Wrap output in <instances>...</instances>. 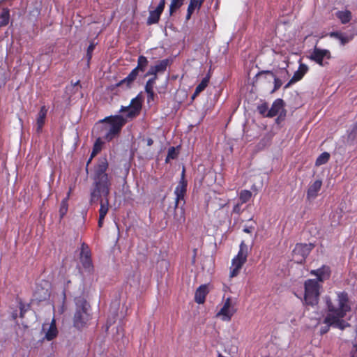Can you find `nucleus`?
<instances>
[{
    "label": "nucleus",
    "instance_id": "aec40b11",
    "mask_svg": "<svg viewBox=\"0 0 357 357\" xmlns=\"http://www.w3.org/2000/svg\"><path fill=\"white\" fill-rule=\"evenodd\" d=\"M138 75L136 74V70H132V71L128 74V75L119 82L116 86L122 87L123 89H130L132 83L136 79Z\"/></svg>",
    "mask_w": 357,
    "mask_h": 357
},
{
    "label": "nucleus",
    "instance_id": "49530a36",
    "mask_svg": "<svg viewBox=\"0 0 357 357\" xmlns=\"http://www.w3.org/2000/svg\"><path fill=\"white\" fill-rule=\"evenodd\" d=\"M241 205L242 204H241V203H238L236 205H234V206L233 208V211H232L233 213L240 214L241 213Z\"/></svg>",
    "mask_w": 357,
    "mask_h": 357
},
{
    "label": "nucleus",
    "instance_id": "3c124183",
    "mask_svg": "<svg viewBox=\"0 0 357 357\" xmlns=\"http://www.w3.org/2000/svg\"><path fill=\"white\" fill-rule=\"evenodd\" d=\"M253 229H254L253 227H246L243 229V231L245 233L250 234L252 231Z\"/></svg>",
    "mask_w": 357,
    "mask_h": 357
},
{
    "label": "nucleus",
    "instance_id": "423d86ee",
    "mask_svg": "<svg viewBox=\"0 0 357 357\" xmlns=\"http://www.w3.org/2000/svg\"><path fill=\"white\" fill-rule=\"evenodd\" d=\"M314 248L312 243H297L293 250V257L298 264H303Z\"/></svg>",
    "mask_w": 357,
    "mask_h": 357
},
{
    "label": "nucleus",
    "instance_id": "7ed1b4c3",
    "mask_svg": "<svg viewBox=\"0 0 357 357\" xmlns=\"http://www.w3.org/2000/svg\"><path fill=\"white\" fill-rule=\"evenodd\" d=\"M104 123L102 130L105 132L103 138L107 142H111L119 137L123 127L127 123V118L122 115H111L100 121Z\"/></svg>",
    "mask_w": 357,
    "mask_h": 357
},
{
    "label": "nucleus",
    "instance_id": "9d476101",
    "mask_svg": "<svg viewBox=\"0 0 357 357\" xmlns=\"http://www.w3.org/2000/svg\"><path fill=\"white\" fill-rule=\"evenodd\" d=\"M344 317H338V315L327 314L324 319V323L342 331L350 326V324L343 319Z\"/></svg>",
    "mask_w": 357,
    "mask_h": 357
},
{
    "label": "nucleus",
    "instance_id": "4be33fe9",
    "mask_svg": "<svg viewBox=\"0 0 357 357\" xmlns=\"http://www.w3.org/2000/svg\"><path fill=\"white\" fill-rule=\"evenodd\" d=\"M308 71V67L307 65L301 63L299 64L298 70L294 73L291 79L292 82H297L302 79V78L304 77V75L307 73Z\"/></svg>",
    "mask_w": 357,
    "mask_h": 357
},
{
    "label": "nucleus",
    "instance_id": "5fc2aeb1",
    "mask_svg": "<svg viewBox=\"0 0 357 357\" xmlns=\"http://www.w3.org/2000/svg\"><path fill=\"white\" fill-rule=\"evenodd\" d=\"M146 142H147V146H149L153 145V140L151 138H148Z\"/></svg>",
    "mask_w": 357,
    "mask_h": 357
},
{
    "label": "nucleus",
    "instance_id": "393cba45",
    "mask_svg": "<svg viewBox=\"0 0 357 357\" xmlns=\"http://www.w3.org/2000/svg\"><path fill=\"white\" fill-rule=\"evenodd\" d=\"M103 197V199H100V209H99V215L105 217L108 211H109V195H101V197Z\"/></svg>",
    "mask_w": 357,
    "mask_h": 357
},
{
    "label": "nucleus",
    "instance_id": "bf43d9fd",
    "mask_svg": "<svg viewBox=\"0 0 357 357\" xmlns=\"http://www.w3.org/2000/svg\"><path fill=\"white\" fill-rule=\"evenodd\" d=\"M351 357H355V356H354V355H351Z\"/></svg>",
    "mask_w": 357,
    "mask_h": 357
},
{
    "label": "nucleus",
    "instance_id": "dca6fc26",
    "mask_svg": "<svg viewBox=\"0 0 357 357\" xmlns=\"http://www.w3.org/2000/svg\"><path fill=\"white\" fill-rule=\"evenodd\" d=\"M284 106V102L281 98L276 99L272 104L271 109L268 111L266 114V117L271 118L273 117L282 111Z\"/></svg>",
    "mask_w": 357,
    "mask_h": 357
},
{
    "label": "nucleus",
    "instance_id": "a878e982",
    "mask_svg": "<svg viewBox=\"0 0 357 357\" xmlns=\"http://www.w3.org/2000/svg\"><path fill=\"white\" fill-rule=\"evenodd\" d=\"M149 64L147 58L143 55H140L137 59V65L133 69L136 70V74L138 75L139 72H144Z\"/></svg>",
    "mask_w": 357,
    "mask_h": 357
},
{
    "label": "nucleus",
    "instance_id": "2f4dec72",
    "mask_svg": "<svg viewBox=\"0 0 357 357\" xmlns=\"http://www.w3.org/2000/svg\"><path fill=\"white\" fill-rule=\"evenodd\" d=\"M263 74L269 75L274 79V88H273V91H275L278 90L282 85V82L281 81V79L278 78L272 71H270V70L261 71L257 75H263Z\"/></svg>",
    "mask_w": 357,
    "mask_h": 357
},
{
    "label": "nucleus",
    "instance_id": "72a5a7b5",
    "mask_svg": "<svg viewBox=\"0 0 357 357\" xmlns=\"http://www.w3.org/2000/svg\"><path fill=\"white\" fill-rule=\"evenodd\" d=\"M185 0H171L169 5V14L172 15L184 3Z\"/></svg>",
    "mask_w": 357,
    "mask_h": 357
},
{
    "label": "nucleus",
    "instance_id": "4c0bfd02",
    "mask_svg": "<svg viewBox=\"0 0 357 357\" xmlns=\"http://www.w3.org/2000/svg\"><path fill=\"white\" fill-rule=\"evenodd\" d=\"M246 261L247 260L245 259L240 258L239 257L236 256L231 261V266L241 269L242 266L246 262Z\"/></svg>",
    "mask_w": 357,
    "mask_h": 357
},
{
    "label": "nucleus",
    "instance_id": "2eb2a0df",
    "mask_svg": "<svg viewBox=\"0 0 357 357\" xmlns=\"http://www.w3.org/2000/svg\"><path fill=\"white\" fill-rule=\"evenodd\" d=\"M169 64V59H166L159 61L156 65L150 67L149 70L146 73L145 77L155 75V74L164 73L167 70Z\"/></svg>",
    "mask_w": 357,
    "mask_h": 357
},
{
    "label": "nucleus",
    "instance_id": "4468645a",
    "mask_svg": "<svg viewBox=\"0 0 357 357\" xmlns=\"http://www.w3.org/2000/svg\"><path fill=\"white\" fill-rule=\"evenodd\" d=\"M311 275H314L317 277V281H319L320 284L324 282L325 280L330 278L331 276V269L328 266H322L321 268L311 270L310 272Z\"/></svg>",
    "mask_w": 357,
    "mask_h": 357
},
{
    "label": "nucleus",
    "instance_id": "412c9836",
    "mask_svg": "<svg viewBox=\"0 0 357 357\" xmlns=\"http://www.w3.org/2000/svg\"><path fill=\"white\" fill-rule=\"evenodd\" d=\"M205 0H190L185 15V21L190 20L195 10H199Z\"/></svg>",
    "mask_w": 357,
    "mask_h": 357
},
{
    "label": "nucleus",
    "instance_id": "c9c22d12",
    "mask_svg": "<svg viewBox=\"0 0 357 357\" xmlns=\"http://www.w3.org/2000/svg\"><path fill=\"white\" fill-rule=\"evenodd\" d=\"M330 159V154L328 152L322 153L316 160L315 165L320 166L328 162Z\"/></svg>",
    "mask_w": 357,
    "mask_h": 357
},
{
    "label": "nucleus",
    "instance_id": "603ef678",
    "mask_svg": "<svg viewBox=\"0 0 357 357\" xmlns=\"http://www.w3.org/2000/svg\"><path fill=\"white\" fill-rule=\"evenodd\" d=\"M153 77L149 79V81H153V83L155 84V82L158 79V75L155 74V75H152Z\"/></svg>",
    "mask_w": 357,
    "mask_h": 357
},
{
    "label": "nucleus",
    "instance_id": "20e7f679",
    "mask_svg": "<svg viewBox=\"0 0 357 357\" xmlns=\"http://www.w3.org/2000/svg\"><path fill=\"white\" fill-rule=\"evenodd\" d=\"M75 312L73 317V326L78 330H81L87 326L89 321L91 319L90 305L86 299L77 297L75 299Z\"/></svg>",
    "mask_w": 357,
    "mask_h": 357
},
{
    "label": "nucleus",
    "instance_id": "58836bf2",
    "mask_svg": "<svg viewBox=\"0 0 357 357\" xmlns=\"http://www.w3.org/2000/svg\"><path fill=\"white\" fill-rule=\"evenodd\" d=\"M96 43L94 41H91L90 45L87 47L86 50V59H87V65H89L91 59L92 58L93 52L96 47Z\"/></svg>",
    "mask_w": 357,
    "mask_h": 357
},
{
    "label": "nucleus",
    "instance_id": "ddd939ff",
    "mask_svg": "<svg viewBox=\"0 0 357 357\" xmlns=\"http://www.w3.org/2000/svg\"><path fill=\"white\" fill-rule=\"evenodd\" d=\"M165 6V0H160L156 8L149 12V16L147 18L146 24L151 25L157 24L160 18Z\"/></svg>",
    "mask_w": 357,
    "mask_h": 357
},
{
    "label": "nucleus",
    "instance_id": "a19ab883",
    "mask_svg": "<svg viewBox=\"0 0 357 357\" xmlns=\"http://www.w3.org/2000/svg\"><path fill=\"white\" fill-rule=\"evenodd\" d=\"M178 155V153L176 151V149L174 146H172L169 149L167 156L166 158V162H167L170 159H175Z\"/></svg>",
    "mask_w": 357,
    "mask_h": 357
},
{
    "label": "nucleus",
    "instance_id": "4d7b16f0",
    "mask_svg": "<svg viewBox=\"0 0 357 357\" xmlns=\"http://www.w3.org/2000/svg\"><path fill=\"white\" fill-rule=\"evenodd\" d=\"M79 81L76 82L74 84V86H77V85H78V84H79Z\"/></svg>",
    "mask_w": 357,
    "mask_h": 357
},
{
    "label": "nucleus",
    "instance_id": "09e8293b",
    "mask_svg": "<svg viewBox=\"0 0 357 357\" xmlns=\"http://www.w3.org/2000/svg\"><path fill=\"white\" fill-rule=\"evenodd\" d=\"M330 326H328V324H326V326L322 327V328H321V331H320L321 334H322V335H323V334L326 333L329 331V327H330Z\"/></svg>",
    "mask_w": 357,
    "mask_h": 357
},
{
    "label": "nucleus",
    "instance_id": "a211bd4d",
    "mask_svg": "<svg viewBox=\"0 0 357 357\" xmlns=\"http://www.w3.org/2000/svg\"><path fill=\"white\" fill-rule=\"evenodd\" d=\"M322 186L321 180H316L312 183L309 185L307 191V199L310 200L317 197L319 192Z\"/></svg>",
    "mask_w": 357,
    "mask_h": 357
},
{
    "label": "nucleus",
    "instance_id": "c756f323",
    "mask_svg": "<svg viewBox=\"0 0 357 357\" xmlns=\"http://www.w3.org/2000/svg\"><path fill=\"white\" fill-rule=\"evenodd\" d=\"M103 143L104 142H102L100 137L96 139L93 144L92 152L91 153V157L88 161V163L90 162L92 158H94L102 150Z\"/></svg>",
    "mask_w": 357,
    "mask_h": 357
},
{
    "label": "nucleus",
    "instance_id": "0eeeda50",
    "mask_svg": "<svg viewBox=\"0 0 357 357\" xmlns=\"http://www.w3.org/2000/svg\"><path fill=\"white\" fill-rule=\"evenodd\" d=\"M332 58L331 52L327 49L318 48L314 47L313 51L309 56V59L319 65L320 66H324L328 64V62H324V59H331Z\"/></svg>",
    "mask_w": 357,
    "mask_h": 357
},
{
    "label": "nucleus",
    "instance_id": "6ab92c4d",
    "mask_svg": "<svg viewBox=\"0 0 357 357\" xmlns=\"http://www.w3.org/2000/svg\"><path fill=\"white\" fill-rule=\"evenodd\" d=\"M47 114V108L43 105L40 107L36 118V132L40 133L45 123L46 116Z\"/></svg>",
    "mask_w": 357,
    "mask_h": 357
},
{
    "label": "nucleus",
    "instance_id": "de8ad7c7",
    "mask_svg": "<svg viewBox=\"0 0 357 357\" xmlns=\"http://www.w3.org/2000/svg\"><path fill=\"white\" fill-rule=\"evenodd\" d=\"M130 109V105L128 106H121L119 112H129Z\"/></svg>",
    "mask_w": 357,
    "mask_h": 357
},
{
    "label": "nucleus",
    "instance_id": "5701e85b",
    "mask_svg": "<svg viewBox=\"0 0 357 357\" xmlns=\"http://www.w3.org/2000/svg\"><path fill=\"white\" fill-rule=\"evenodd\" d=\"M210 80V76L207 75L202 79L201 82L196 86L195 92L192 96V99L194 100L202 91H203L208 86Z\"/></svg>",
    "mask_w": 357,
    "mask_h": 357
},
{
    "label": "nucleus",
    "instance_id": "cd10ccee",
    "mask_svg": "<svg viewBox=\"0 0 357 357\" xmlns=\"http://www.w3.org/2000/svg\"><path fill=\"white\" fill-rule=\"evenodd\" d=\"M70 192H71V189L69 190V191L67 194V196L61 202L60 208H59V215H60L61 219H62L68 212V199L70 198Z\"/></svg>",
    "mask_w": 357,
    "mask_h": 357
},
{
    "label": "nucleus",
    "instance_id": "bb28decb",
    "mask_svg": "<svg viewBox=\"0 0 357 357\" xmlns=\"http://www.w3.org/2000/svg\"><path fill=\"white\" fill-rule=\"evenodd\" d=\"M57 334L58 331L56 326V321L53 319L45 334V338L49 341L52 340L57 336Z\"/></svg>",
    "mask_w": 357,
    "mask_h": 357
},
{
    "label": "nucleus",
    "instance_id": "b1692460",
    "mask_svg": "<svg viewBox=\"0 0 357 357\" xmlns=\"http://www.w3.org/2000/svg\"><path fill=\"white\" fill-rule=\"evenodd\" d=\"M335 16L344 24L349 23L352 18L351 12L348 10H339L335 13Z\"/></svg>",
    "mask_w": 357,
    "mask_h": 357
},
{
    "label": "nucleus",
    "instance_id": "473e14b6",
    "mask_svg": "<svg viewBox=\"0 0 357 357\" xmlns=\"http://www.w3.org/2000/svg\"><path fill=\"white\" fill-rule=\"evenodd\" d=\"M10 21V10L4 8L0 15V28L8 24Z\"/></svg>",
    "mask_w": 357,
    "mask_h": 357
},
{
    "label": "nucleus",
    "instance_id": "6e6552de",
    "mask_svg": "<svg viewBox=\"0 0 357 357\" xmlns=\"http://www.w3.org/2000/svg\"><path fill=\"white\" fill-rule=\"evenodd\" d=\"M236 312V309L231 303V298L228 297L224 302L223 306L216 314L217 317H220L223 321H229L233 315Z\"/></svg>",
    "mask_w": 357,
    "mask_h": 357
},
{
    "label": "nucleus",
    "instance_id": "c85d7f7f",
    "mask_svg": "<svg viewBox=\"0 0 357 357\" xmlns=\"http://www.w3.org/2000/svg\"><path fill=\"white\" fill-rule=\"evenodd\" d=\"M34 296L39 301H44L50 296L48 289L37 287L34 292Z\"/></svg>",
    "mask_w": 357,
    "mask_h": 357
},
{
    "label": "nucleus",
    "instance_id": "8fccbe9b",
    "mask_svg": "<svg viewBox=\"0 0 357 357\" xmlns=\"http://www.w3.org/2000/svg\"><path fill=\"white\" fill-rule=\"evenodd\" d=\"M105 218V217H104V216H102L101 218V216L99 215V219H98V227L101 228L102 227Z\"/></svg>",
    "mask_w": 357,
    "mask_h": 357
},
{
    "label": "nucleus",
    "instance_id": "9b49d317",
    "mask_svg": "<svg viewBox=\"0 0 357 357\" xmlns=\"http://www.w3.org/2000/svg\"><path fill=\"white\" fill-rule=\"evenodd\" d=\"M187 181L185 178V169H183L181 180L174 190V194L176 195L175 207L178 206L179 201L184 200V197L187 191Z\"/></svg>",
    "mask_w": 357,
    "mask_h": 357
},
{
    "label": "nucleus",
    "instance_id": "6e6d98bb",
    "mask_svg": "<svg viewBox=\"0 0 357 357\" xmlns=\"http://www.w3.org/2000/svg\"><path fill=\"white\" fill-rule=\"evenodd\" d=\"M351 134L357 135V121L352 130Z\"/></svg>",
    "mask_w": 357,
    "mask_h": 357
},
{
    "label": "nucleus",
    "instance_id": "ea45409f",
    "mask_svg": "<svg viewBox=\"0 0 357 357\" xmlns=\"http://www.w3.org/2000/svg\"><path fill=\"white\" fill-rule=\"evenodd\" d=\"M268 105L266 102H264L257 107V111L260 114H261L264 116H266V114H267L268 111Z\"/></svg>",
    "mask_w": 357,
    "mask_h": 357
},
{
    "label": "nucleus",
    "instance_id": "e433bc0d",
    "mask_svg": "<svg viewBox=\"0 0 357 357\" xmlns=\"http://www.w3.org/2000/svg\"><path fill=\"white\" fill-rule=\"evenodd\" d=\"M252 197V192L248 190H243L239 194L241 204L247 203Z\"/></svg>",
    "mask_w": 357,
    "mask_h": 357
},
{
    "label": "nucleus",
    "instance_id": "f03ea898",
    "mask_svg": "<svg viewBox=\"0 0 357 357\" xmlns=\"http://www.w3.org/2000/svg\"><path fill=\"white\" fill-rule=\"evenodd\" d=\"M336 298L332 299L329 296L326 297V303L328 313L327 314L345 317L347 313L351 311V306L348 294L346 291H338Z\"/></svg>",
    "mask_w": 357,
    "mask_h": 357
},
{
    "label": "nucleus",
    "instance_id": "13d9d810",
    "mask_svg": "<svg viewBox=\"0 0 357 357\" xmlns=\"http://www.w3.org/2000/svg\"><path fill=\"white\" fill-rule=\"evenodd\" d=\"M20 314H21V316H22V309H21Z\"/></svg>",
    "mask_w": 357,
    "mask_h": 357
},
{
    "label": "nucleus",
    "instance_id": "7c9ffc66",
    "mask_svg": "<svg viewBox=\"0 0 357 357\" xmlns=\"http://www.w3.org/2000/svg\"><path fill=\"white\" fill-rule=\"evenodd\" d=\"M329 36L331 38H334L335 39L339 40L342 45H344L345 44L348 43L349 41V38L348 36H345L344 33H342L340 31L331 32L329 33Z\"/></svg>",
    "mask_w": 357,
    "mask_h": 357
},
{
    "label": "nucleus",
    "instance_id": "37998d69",
    "mask_svg": "<svg viewBox=\"0 0 357 357\" xmlns=\"http://www.w3.org/2000/svg\"><path fill=\"white\" fill-rule=\"evenodd\" d=\"M154 86H155V84L153 83V81L147 80V82L145 84V87H144L145 92L154 91L153 90Z\"/></svg>",
    "mask_w": 357,
    "mask_h": 357
},
{
    "label": "nucleus",
    "instance_id": "c03bdc74",
    "mask_svg": "<svg viewBox=\"0 0 357 357\" xmlns=\"http://www.w3.org/2000/svg\"><path fill=\"white\" fill-rule=\"evenodd\" d=\"M241 269L239 268H236V267H233L231 266V268H230V277L231 278H234V277H236L238 275V274L239 273V271Z\"/></svg>",
    "mask_w": 357,
    "mask_h": 357
},
{
    "label": "nucleus",
    "instance_id": "864d4df0",
    "mask_svg": "<svg viewBox=\"0 0 357 357\" xmlns=\"http://www.w3.org/2000/svg\"><path fill=\"white\" fill-rule=\"evenodd\" d=\"M295 82H292V79L291 78V79L289 81V82L287 84H286V85L284 86V89H288L289 87H290V86L293 84H294Z\"/></svg>",
    "mask_w": 357,
    "mask_h": 357
},
{
    "label": "nucleus",
    "instance_id": "a18cd8bd",
    "mask_svg": "<svg viewBox=\"0 0 357 357\" xmlns=\"http://www.w3.org/2000/svg\"><path fill=\"white\" fill-rule=\"evenodd\" d=\"M147 93V101L150 102L151 101H153L155 98V93L154 91L146 92Z\"/></svg>",
    "mask_w": 357,
    "mask_h": 357
},
{
    "label": "nucleus",
    "instance_id": "f257e3e1",
    "mask_svg": "<svg viewBox=\"0 0 357 357\" xmlns=\"http://www.w3.org/2000/svg\"><path fill=\"white\" fill-rule=\"evenodd\" d=\"M108 162L106 157L98 160L94 173V188L91 192V202H95L101 198V195H109L111 182L106 171Z\"/></svg>",
    "mask_w": 357,
    "mask_h": 357
},
{
    "label": "nucleus",
    "instance_id": "39448f33",
    "mask_svg": "<svg viewBox=\"0 0 357 357\" xmlns=\"http://www.w3.org/2000/svg\"><path fill=\"white\" fill-rule=\"evenodd\" d=\"M322 284L315 279H307L304 282V303L314 307L319 303Z\"/></svg>",
    "mask_w": 357,
    "mask_h": 357
},
{
    "label": "nucleus",
    "instance_id": "f3484780",
    "mask_svg": "<svg viewBox=\"0 0 357 357\" xmlns=\"http://www.w3.org/2000/svg\"><path fill=\"white\" fill-rule=\"evenodd\" d=\"M208 292V284L200 285L195 291V301L198 304H203Z\"/></svg>",
    "mask_w": 357,
    "mask_h": 357
},
{
    "label": "nucleus",
    "instance_id": "1a4fd4ad",
    "mask_svg": "<svg viewBox=\"0 0 357 357\" xmlns=\"http://www.w3.org/2000/svg\"><path fill=\"white\" fill-rule=\"evenodd\" d=\"M79 259L85 271L91 272L93 270L91 252L88 245L85 243H83L81 245Z\"/></svg>",
    "mask_w": 357,
    "mask_h": 357
},
{
    "label": "nucleus",
    "instance_id": "f8f14e48",
    "mask_svg": "<svg viewBox=\"0 0 357 357\" xmlns=\"http://www.w3.org/2000/svg\"><path fill=\"white\" fill-rule=\"evenodd\" d=\"M130 107V109L129 112L127 113L126 118H135L139 114L142 107V98L140 93L131 100Z\"/></svg>",
    "mask_w": 357,
    "mask_h": 357
},
{
    "label": "nucleus",
    "instance_id": "79ce46f5",
    "mask_svg": "<svg viewBox=\"0 0 357 357\" xmlns=\"http://www.w3.org/2000/svg\"><path fill=\"white\" fill-rule=\"evenodd\" d=\"M286 110L285 109H282V111H281V112L280 114H278V116L275 119V123L277 124H280L282 121H283L285 119V116H286Z\"/></svg>",
    "mask_w": 357,
    "mask_h": 357
},
{
    "label": "nucleus",
    "instance_id": "f704fd0d",
    "mask_svg": "<svg viewBox=\"0 0 357 357\" xmlns=\"http://www.w3.org/2000/svg\"><path fill=\"white\" fill-rule=\"evenodd\" d=\"M248 255V245L245 243V242L243 241H241L240 246H239V250L236 256L239 257L240 258H243L247 260Z\"/></svg>",
    "mask_w": 357,
    "mask_h": 357
}]
</instances>
